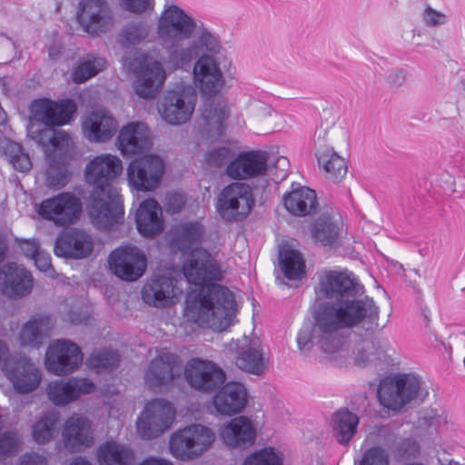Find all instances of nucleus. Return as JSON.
I'll use <instances>...</instances> for the list:
<instances>
[{
	"label": "nucleus",
	"mask_w": 465,
	"mask_h": 465,
	"mask_svg": "<svg viewBox=\"0 0 465 465\" xmlns=\"http://www.w3.org/2000/svg\"><path fill=\"white\" fill-rule=\"evenodd\" d=\"M315 293L325 301L314 310L313 322L297 333L301 352L315 345L325 354L339 352L345 344V329L360 328L366 333L379 329L380 310L372 298L361 297L364 286L348 271L324 270L318 273Z\"/></svg>",
	"instance_id": "obj_1"
},
{
	"label": "nucleus",
	"mask_w": 465,
	"mask_h": 465,
	"mask_svg": "<svg viewBox=\"0 0 465 465\" xmlns=\"http://www.w3.org/2000/svg\"><path fill=\"white\" fill-rule=\"evenodd\" d=\"M192 39L198 60L193 73L200 91L208 96L202 113L204 129L211 137H219L224 131V122L229 116L228 106L220 99L213 98L223 85V78L215 55L222 50L220 36L198 20Z\"/></svg>",
	"instance_id": "obj_2"
},
{
	"label": "nucleus",
	"mask_w": 465,
	"mask_h": 465,
	"mask_svg": "<svg viewBox=\"0 0 465 465\" xmlns=\"http://www.w3.org/2000/svg\"><path fill=\"white\" fill-rule=\"evenodd\" d=\"M122 171L121 160L109 153L96 156L86 166L85 179L94 187L86 211L93 224L100 230L109 231L124 220L122 197L113 183Z\"/></svg>",
	"instance_id": "obj_3"
},
{
	"label": "nucleus",
	"mask_w": 465,
	"mask_h": 465,
	"mask_svg": "<svg viewBox=\"0 0 465 465\" xmlns=\"http://www.w3.org/2000/svg\"><path fill=\"white\" fill-rule=\"evenodd\" d=\"M185 316L200 327L226 331L236 315L234 295L227 287L211 283L186 298Z\"/></svg>",
	"instance_id": "obj_4"
},
{
	"label": "nucleus",
	"mask_w": 465,
	"mask_h": 465,
	"mask_svg": "<svg viewBox=\"0 0 465 465\" xmlns=\"http://www.w3.org/2000/svg\"><path fill=\"white\" fill-rule=\"evenodd\" d=\"M32 118L28 133L32 139L43 146L59 145V136L54 127L66 124L76 111L72 99L54 102L47 98L35 100L31 106Z\"/></svg>",
	"instance_id": "obj_5"
},
{
	"label": "nucleus",
	"mask_w": 465,
	"mask_h": 465,
	"mask_svg": "<svg viewBox=\"0 0 465 465\" xmlns=\"http://www.w3.org/2000/svg\"><path fill=\"white\" fill-rule=\"evenodd\" d=\"M420 376L412 373H398L381 380L378 389L381 404L392 411H400L411 401H421L428 395L422 388Z\"/></svg>",
	"instance_id": "obj_6"
},
{
	"label": "nucleus",
	"mask_w": 465,
	"mask_h": 465,
	"mask_svg": "<svg viewBox=\"0 0 465 465\" xmlns=\"http://www.w3.org/2000/svg\"><path fill=\"white\" fill-rule=\"evenodd\" d=\"M215 438L214 431L207 426L199 423L188 425L172 434L170 451L178 460H194L212 448Z\"/></svg>",
	"instance_id": "obj_7"
},
{
	"label": "nucleus",
	"mask_w": 465,
	"mask_h": 465,
	"mask_svg": "<svg viewBox=\"0 0 465 465\" xmlns=\"http://www.w3.org/2000/svg\"><path fill=\"white\" fill-rule=\"evenodd\" d=\"M124 65L136 76L134 82L136 94L142 98H154L166 77L162 64L144 54H139L134 58H125Z\"/></svg>",
	"instance_id": "obj_8"
},
{
	"label": "nucleus",
	"mask_w": 465,
	"mask_h": 465,
	"mask_svg": "<svg viewBox=\"0 0 465 465\" xmlns=\"http://www.w3.org/2000/svg\"><path fill=\"white\" fill-rule=\"evenodd\" d=\"M197 101L194 88L181 84L168 90L159 104V114L171 125H180L190 120Z\"/></svg>",
	"instance_id": "obj_9"
},
{
	"label": "nucleus",
	"mask_w": 465,
	"mask_h": 465,
	"mask_svg": "<svg viewBox=\"0 0 465 465\" xmlns=\"http://www.w3.org/2000/svg\"><path fill=\"white\" fill-rule=\"evenodd\" d=\"M254 205L252 188L241 183H232L221 192L216 209L220 216L227 222L245 219Z\"/></svg>",
	"instance_id": "obj_10"
},
{
	"label": "nucleus",
	"mask_w": 465,
	"mask_h": 465,
	"mask_svg": "<svg viewBox=\"0 0 465 465\" xmlns=\"http://www.w3.org/2000/svg\"><path fill=\"white\" fill-rule=\"evenodd\" d=\"M174 415V409L167 401L162 399L150 401L145 404L136 420L139 437L143 440L158 437L171 427Z\"/></svg>",
	"instance_id": "obj_11"
},
{
	"label": "nucleus",
	"mask_w": 465,
	"mask_h": 465,
	"mask_svg": "<svg viewBox=\"0 0 465 465\" xmlns=\"http://www.w3.org/2000/svg\"><path fill=\"white\" fill-rule=\"evenodd\" d=\"M184 378L191 388L209 394L216 391L225 382L226 374L213 361L193 358L184 367Z\"/></svg>",
	"instance_id": "obj_12"
},
{
	"label": "nucleus",
	"mask_w": 465,
	"mask_h": 465,
	"mask_svg": "<svg viewBox=\"0 0 465 465\" xmlns=\"http://www.w3.org/2000/svg\"><path fill=\"white\" fill-rule=\"evenodd\" d=\"M82 209L83 204L79 197L73 193L63 192L44 200L38 207V213L56 226H67L80 217Z\"/></svg>",
	"instance_id": "obj_13"
},
{
	"label": "nucleus",
	"mask_w": 465,
	"mask_h": 465,
	"mask_svg": "<svg viewBox=\"0 0 465 465\" xmlns=\"http://www.w3.org/2000/svg\"><path fill=\"white\" fill-rule=\"evenodd\" d=\"M164 172L161 157L147 154L134 159L127 169V178L131 186L141 192L153 191L158 187Z\"/></svg>",
	"instance_id": "obj_14"
},
{
	"label": "nucleus",
	"mask_w": 465,
	"mask_h": 465,
	"mask_svg": "<svg viewBox=\"0 0 465 465\" xmlns=\"http://www.w3.org/2000/svg\"><path fill=\"white\" fill-rule=\"evenodd\" d=\"M183 272L189 283L203 285L222 278L216 259L205 249H194L183 264Z\"/></svg>",
	"instance_id": "obj_15"
},
{
	"label": "nucleus",
	"mask_w": 465,
	"mask_h": 465,
	"mask_svg": "<svg viewBox=\"0 0 465 465\" xmlns=\"http://www.w3.org/2000/svg\"><path fill=\"white\" fill-rule=\"evenodd\" d=\"M77 20L83 30L90 35H99L114 26V15L104 0H81Z\"/></svg>",
	"instance_id": "obj_16"
},
{
	"label": "nucleus",
	"mask_w": 465,
	"mask_h": 465,
	"mask_svg": "<svg viewBox=\"0 0 465 465\" xmlns=\"http://www.w3.org/2000/svg\"><path fill=\"white\" fill-rule=\"evenodd\" d=\"M108 263L118 278L134 282L143 275L147 261L139 248L127 245L114 250L108 257Z\"/></svg>",
	"instance_id": "obj_17"
},
{
	"label": "nucleus",
	"mask_w": 465,
	"mask_h": 465,
	"mask_svg": "<svg viewBox=\"0 0 465 465\" xmlns=\"http://www.w3.org/2000/svg\"><path fill=\"white\" fill-rule=\"evenodd\" d=\"M198 20L193 18L179 6L163 9L157 24V35L161 42L192 37Z\"/></svg>",
	"instance_id": "obj_18"
},
{
	"label": "nucleus",
	"mask_w": 465,
	"mask_h": 465,
	"mask_svg": "<svg viewBox=\"0 0 465 465\" xmlns=\"http://www.w3.org/2000/svg\"><path fill=\"white\" fill-rule=\"evenodd\" d=\"M83 361L78 345L66 340H58L49 345L45 355L47 370L56 375L75 371Z\"/></svg>",
	"instance_id": "obj_19"
},
{
	"label": "nucleus",
	"mask_w": 465,
	"mask_h": 465,
	"mask_svg": "<svg viewBox=\"0 0 465 465\" xmlns=\"http://www.w3.org/2000/svg\"><path fill=\"white\" fill-rule=\"evenodd\" d=\"M94 383L86 378L71 377L67 380H57L48 383L46 394L55 406H65L82 395L92 393Z\"/></svg>",
	"instance_id": "obj_20"
},
{
	"label": "nucleus",
	"mask_w": 465,
	"mask_h": 465,
	"mask_svg": "<svg viewBox=\"0 0 465 465\" xmlns=\"http://www.w3.org/2000/svg\"><path fill=\"white\" fill-rule=\"evenodd\" d=\"M93 249L91 235L84 230L72 228L57 237L54 252L59 257L82 259L87 257Z\"/></svg>",
	"instance_id": "obj_21"
},
{
	"label": "nucleus",
	"mask_w": 465,
	"mask_h": 465,
	"mask_svg": "<svg viewBox=\"0 0 465 465\" xmlns=\"http://www.w3.org/2000/svg\"><path fill=\"white\" fill-rule=\"evenodd\" d=\"M269 154L265 151L242 152L227 165V174L235 180L263 175L267 170Z\"/></svg>",
	"instance_id": "obj_22"
},
{
	"label": "nucleus",
	"mask_w": 465,
	"mask_h": 465,
	"mask_svg": "<svg viewBox=\"0 0 465 465\" xmlns=\"http://www.w3.org/2000/svg\"><path fill=\"white\" fill-rule=\"evenodd\" d=\"M248 401L245 386L241 382L231 381L223 384L216 391L213 403L217 412L232 416L242 412Z\"/></svg>",
	"instance_id": "obj_23"
},
{
	"label": "nucleus",
	"mask_w": 465,
	"mask_h": 465,
	"mask_svg": "<svg viewBox=\"0 0 465 465\" xmlns=\"http://www.w3.org/2000/svg\"><path fill=\"white\" fill-rule=\"evenodd\" d=\"M82 128L84 137L93 143L109 141L118 129L117 120L104 110H96L88 114L83 120Z\"/></svg>",
	"instance_id": "obj_24"
},
{
	"label": "nucleus",
	"mask_w": 465,
	"mask_h": 465,
	"mask_svg": "<svg viewBox=\"0 0 465 465\" xmlns=\"http://www.w3.org/2000/svg\"><path fill=\"white\" fill-rule=\"evenodd\" d=\"M6 377L19 393L34 391L42 380L40 370L25 356L18 357L13 365L7 368Z\"/></svg>",
	"instance_id": "obj_25"
},
{
	"label": "nucleus",
	"mask_w": 465,
	"mask_h": 465,
	"mask_svg": "<svg viewBox=\"0 0 465 465\" xmlns=\"http://www.w3.org/2000/svg\"><path fill=\"white\" fill-rule=\"evenodd\" d=\"M220 437L229 448L245 449L253 444L256 430L249 418L239 416L221 428Z\"/></svg>",
	"instance_id": "obj_26"
},
{
	"label": "nucleus",
	"mask_w": 465,
	"mask_h": 465,
	"mask_svg": "<svg viewBox=\"0 0 465 465\" xmlns=\"http://www.w3.org/2000/svg\"><path fill=\"white\" fill-rule=\"evenodd\" d=\"M3 292L12 298L28 294L33 288L29 271L15 262H9L0 272Z\"/></svg>",
	"instance_id": "obj_27"
},
{
	"label": "nucleus",
	"mask_w": 465,
	"mask_h": 465,
	"mask_svg": "<svg viewBox=\"0 0 465 465\" xmlns=\"http://www.w3.org/2000/svg\"><path fill=\"white\" fill-rule=\"evenodd\" d=\"M62 437L64 447L72 451L89 447L93 442L89 420L80 414H73L64 423Z\"/></svg>",
	"instance_id": "obj_28"
},
{
	"label": "nucleus",
	"mask_w": 465,
	"mask_h": 465,
	"mask_svg": "<svg viewBox=\"0 0 465 465\" xmlns=\"http://www.w3.org/2000/svg\"><path fill=\"white\" fill-rule=\"evenodd\" d=\"M239 351L235 358L236 366L242 371L260 376L267 369V361L258 341L243 337L241 343L236 344Z\"/></svg>",
	"instance_id": "obj_29"
},
{
	"label": "nucleus",
	"mask_w": 465,
	"mask_h": 465,
	"mask_svg": "<svg viewBox=\"0 0 465 465\" xmlns=\"http://www.w3.org/2000/svg\"><path fill=\"white\" fill-rule=\"evenodd\" d=\"M286 210L294 216H307L314 213L318 207L315 191L300 183H292L291 191L283 195Z\"/></svg>",
	"instance_id": "obj_30"
},
{
	"label": "nucleus",
	"mask_w": 465,
	"mask_h": 465,
	"mask_svg": "<svg viewBox=\"0 0 465 465\" xmlns=\"http://www.w3.org/2000/svg\"><path fill=\"white\" fill-rule=\"evenodd\" d=\"M177 357L166 351H161L153 359L144 374L146 385L155 391L163 386H166L173 381V367Z\"/></svg>",
	"instance_id": "obj_31"
},
{
	"label": "nucleus",
	"mask_w": 465,
	"mask_h": 465,
	"mask_svg": "<svg viewBox=\"0 0 465 465\" xmlns=\"http://www.w3.org/2000/svg\"><path fill=\"white\" fill-rule=\"evenodd\" d=\"M148 138L147 125L142 122H132L119 131L116 144L123 155H134L143 149Z\"/></svg>",
	"instance_id": "obj_32"
},
{
	"label": "nucleus",
	"mask_w": 465,
	"mask_h": 465,
	"mask_svg": "<svg viewBox=\"0 0 465 465\" xmlns=\"http://www.w3.org/2000/svg\"><path fill=\"white\" fill-rule=\"evenodd\" d=\"M174 295L173 281L166 275H155L142 289L143 302L158 308L168 306Z\"/></svg>",
	"instance_id": "obj_33"
},
{
	"label": "nucleus",
	"mask_w": 465,
	"mask_h": 465,
	"mask_svg": "<svg viewBox=\"0 0 465 465\" xmlns=\"http://www.w3.org/2000/svg\"><path fill=\"white\" fill-rule=\"evenodd\" d=\"M191 37L173 39L163 42L162 45L166 53L165 64L173 70L190 66L191 63L198 58Z\"/></svg>",
	"instance_id": "obj_34"
},
{
	"label": "nucleus",
	"mask_w": 465,
	"mask_h": 465,
	"mask_svg": "<svg viewBox=\"0 0 465 465\" xmlns=\"http://www.w3.org/2000/svg\"><path fill=\"white\" fill-rule=\"evenodd\" d=\"M54 321L48 314L39 313L31 317L21 328L19 341L22 346L39 347L44 338L49 336Z\"/></svg>",
	"instance_id": "obj_35"
},
{
	"label": "nucleus",
	"mask_w": 465,
	"mask_h": 465,
	"mask_svg": "<svg viewBox=\"0 0 465 465\" xmlns=\"http://www.w3.org/2000/svg\"><path fill=\"white\" fill-rule=\"evenodd\" d=\"M171 247L183 252L191 249L193 244L200 243L204 236L202 223L187 222L176 224L169 232Z\"/></svg>",
	"instance_id": "obj_36"
},
{
	"label": "nucleus",
	"mask_w": 465,
	"mask_h": 465,
	"mask_svg": "<svg viewBox=\"0 0 465 465\" xmlns=\"http://www.w3.org/2000/svg\"><path fill=\"white\" fill-rule=\"evenodd\" d=\"M316 157L319 166L322 168L328 178L340 182L347 173V163L332 147L321 142V134L315 141Z\"/></svg>",
	"instance_id": "obj_37"
},
{
	"label": "nucleus",
	"mask_w": 465,
	"mask_h": 465,
	"mask_svg": "<svg viewBox=\"0 0 465 465\" xmlns=\"http://www.w3.org/2000/svg\"><path fill=\"white\" fill-rule=\"evenodd\" d=\"M136 225L141 234L153 236L163 229L162 208L154 199H146L136 213Z\"/></svg>",
	"instance_id": "obj_38"
},
{
	"label": "nucleus",
	"mask_w": 465,
	"mask_h": 465,
	"mask_svg": "<svg viewBox=\"0 0 465 465\" xmlns=\"http://www.w3.org/2000/svg\"><path fill=\"white\" fill-rule=\"evenodd\" d=\"M359 418L348 409H340L332 416V431L336 440L347 445L357 431Z\"/></svg>",
	"instance_id": "obj_39"
},
{
	"label": "nucleus",
	"mask_w": 465,
	"mask_h": 465,
	"mask_svg": "<svg viewBox=\"0 0 465 465\" xmlns=\"http://www.w3.org/2000/svg\"><path fill=\"white\" fill-rule=\"evenodd\" d=\"M313 240L322 246H333L341 233V227L330 215L322 214L314 221L311 229Z\"/></svg>",
	"instance_id": "obj_40"
},
{
	"label": "nucleus",
	"mask_w": 465,
	"mask_h": 465,
	"mask_svg": "<svg viewBox=\"0 0 465 465\" xmlns=\"http://www.w3.org/2000/svg\"><path fill=\"white\" fill-rule=\"evenodd\" d=\"M98 460L101 465H132L133 451L115 442H106L99 448Z\"/></svg>",
	"instance_id": "obj_41"
},
{
	"label": "nucleus",
	"mask_w": 465,
	"mask_h": 465,
	"mask_svg": "<svg viewBox=\"0 0 465 465\" xmlns=\"http://www.w3.org/2000/svg\"><path fill=\"white\" fill-rule=\"evenodd\" d=\"M0 149L14 169L21 173L31 170L32 162L29 154L25 152L20 143L5 138L0 142Z\"/></svg>",
	"instance_id": "obj_42"
},
{
	"label": "nucleus",
	"mask_w": 465,
	"mask_h": 465,
	"mask_svg": "<svg viewBox=\"0 0 465 465\" xmlns=\"http://www.w3.org/2000/svg\"><path fill=\"white\" fill-rule=\"evenodd\" d=\"M58 414L54 411H45L35 422L32 436L35 442L45 444L51 441L57 432Z\"/></svg>",
	"instance_id": "obj_43"
},
{
	"label": "nucleus",
	"mask_w": 465,
	"mask_h": 465,
	"mask_svg": "<svg viewBox=\"0 0 465 465\" xmlns=\"http://www.w3.org/2000/svg\"><path fill=\"white\" fill-rule=\"evenodd\" d=\"M280 266L289 280H300L305 274V262L300 252L285 249L280 252Z\"/></svg>",
	"instance_id": "obj_44"
},
{
	"label": "nucleus",
	"mask_w": 465,
	"mask_h": 465,
	"mask_svg": "<svg viewBox=\"0 0 465 465\" xmlns=\"http://www.w3.org/2000/svg\"><path fill=\"white\" fill-rule=\"evenodd\" d=\"M385 358V350L381 341H365L355 352L354 361L359 367L376 365Z\"/></svg>",
	"instance_id": "obj_45"
},
{
	"label": "nucleus",
	"mask_w": 465,
	"mask_h": 465,
	"mask_svg": "<svg viewBox=\"0 0 465 465\" xmlns=\"http://www.w3.org/2000/svg\"><path fill=\"white\" fill-rule=\"evenodd\" d=\"M106 66L104 58L88 54L85 59L79 62L78 65L72 72L71 77L74 83L82 84L96 75Z\"/></svg>",
	"instance_id": "obj_46"
},
{
	"label": "nucleus",
	"mask_w": 465,
	"mask_h": 465,
	"mask_svg": "<svg viewBox=\"0 0 465 465\" xmlns=\"http://www.w3.org/2000/svg\"><path fill=\"white\" fill-rule=\"evenodd\" d=\"M150 33L147 21L138 20L129 22L120 34V42L124 46L136 45L144 41Z\"/></svg>",
	"instance_id": "obj_47"
},
{
	"label": "nucleus",
	"mask_w": 465,
	"mask_h": 465,
	"mask_svg": "<svg viewBox=\"0 0 465 465\" xmlns=\"http://www.w3.org/2000/svg\"><path fill=\"white\" fill-rule=\"evenodd\" d=\"M120 362V355L117 351L103 349L94 351L87 360L90 368L94 369L97 372L112 371L118 366Z\"/></svg>",
	"instance_id": "obj_48"
},
{
	"label": "nucleus",
	"mask_w": 465,
	"mask_h": 465,
	"mask_svg": "<svg viewBox=\"0 0 465 465\" xmlns=\"http://www.w3.org/2000/svg\"><path fill=\"white\" fill-rule=\"evenodd\" d=\"M282 453L273 447H265L247 456L242 465H282Z\"/></svg>",
	"instance_id": "obj_49"
},
{
	"label": "nucleus",
	"mask_w": 465,
	"mask_h": 465,
	"mask_svg": "<svg viewBox=\"0 0 465 465\" xmlns=\"http://www.w3.org/2000/svg\"><path fill=\"white\" fill-rule=\"evenodd\" d=\"M354 465H389V455L380 446L371 447L364 451L359 461H354Z\"/></svg>",
	"instance_id": "obj_50"
},
{
	"label": "nucleus",
	"mask_w": 465,
	"mask_h": 465,
	"mask_svg": "<svg viewBox=\"0 0 465 465\" xmlns=\"http://www.w3.org/2000/svg\"><path fill=\"white\" fill-rule=\"evenodd\" d=\"M20 438L15 431H5L0 434V455L9 457L19 451Z\"/></svg>",
	"instance_id": "obj_51"
},
{
	"label": "nucleus",
	"mask_w": 465,
	"mask_h": 465,
	"mask_svg": "<svg viewBox=\"0 0 465 465\" xmlns=\"http://www.w3.org/2000/svg\"><path fill=\"white\" fill-rule=\"evenodd\" d=\"M231 153L229 148L220 147L209 151L205 155V160L212 165L222 166L230 159Z\"/></svg>",
	"instance_id": "obj_52"
},
{
	"label": "nucleus",
	"mask_w": 465,
	"mask_h": 465,
	"mask_svg": "<svg viewBox=\"0 0 465 465\" xmlns=\"http://www.w3.org/2000/svg\"><path fill=\"white\" fill-rule=\"evenodd\" d=\"M68 183V173L64 169L50 168L46 174V184L49 187L62 188Z\"/></svg>",
	"instance_id": "obj_53"
},
{
	"label": "nucleus",
	"mask_w": 465,
	"mask_h": 465,
	"mask_svg": "<svg viewBox=\"0 0 465 465\" xmlns=\"http://www.w3.org/2000/svg\"><path fill=\"white\" fill-rule=\"evenodd\" d=\"M185 205V198L182 193H172L165 197L164 208L168 213L174 214L182 211Z\"/></svg>",
	"instance_id": "obj_54"
},
{
	"label": "nucleus",
	"mask_w": 465,
	"mask_h": 465,
	"mask_svg": "<svg viewBox=\"0 0 465 465\" xmlns=\"http://www.w3.org/2000/svg\"><path fill=\"white\" fill-rule=\"evenodd\" d=\"M121 5L126 11L142 14L153 8V0H122Z\"/></svg>",
	"instance_id": "obj_55"
},
{
	"label": "nucleus",
	"mask_w": 465,
	"mask_h": 465,
	"mask_svg": "<svg viewBox=\"0 0 465 465\" xmlns=\"http://www.w3.org/2000/svg\"><path fill=\"white\" fill-rule=\"evenodd\" d=\"M422 20L428 26H439L446 23V15L430 6H427L422 13Z\"/></svg>",
	"instance_id": "obj_56"
},
{
	"label": "nucleus",
	"mask_w": 465,
	"mask_h": 465,
	"mask_svg": "<svg viewBox=\"0 0 465 465\" xmlns=\"http://www.w3.org/2000/svg\"><path fill=\"white\" fill-rule=\"evenodd\" d=\"M35 261V266L41 271L46 273L47 275L53 277L54 270L51 263V256L50 254L40 251L35 257L33 259Z\"/></svg>",
	"instance_id": "obj_57"
},
{
	"label": "nucleus",
	"mask_w": 465,
	"mask_h": 465,
	"mask_svg": "<svg viewBox=\"0 0 465 465\" xmlns=\"http://www.w3.org/2000/svg\"><path fill=\"white\" fill-rule=\"evenodd\" d=\"M407 77V71L401 68L391 69L387 75V82L391 87L401 86Z\"/></svg>",
	"instance_id": "obj_58"
},
{
	"label": "nucleus",
	"mask_w": 465,
	"mask_h": 465,
	"mask_svg": "<svg viewBox=\"0 0 465 465\" xmlns=\"http://www.w3.org/2000/svg\"><path fill=\"white\" fill-rule=\"evenodd\" d=\"M18 465H47V460L36 452H29L20 456Z\"/></svg>",
	"instance_id": "obj_59"
},
{
	"label": "nucleus",
	"mask_w": 465,
	"mask_h": 465,
	"mask_svg": "<svg viewBox=\"0 0 465 465\" xmlns=\"http://www.w3.org/2000/svg\"><path fill=\"white\" fill-rule=\"evenodd\" d=\"M20 247L24 254L31 259H34L41 251L39 243L35 240H25L21 242Z\"/></svg>",
	"instance_id": "obj_60"
},
{
	"label": "nucleus",
	"mask_w": 465,
	"mask_h": 465,
	"mask_svg": "<svg viewBox=\"0 0 465 465\" xmlns=\"http://www.w3.org/2000/svg\"><path fill=\"white\" fill-rule=\"evenodd\" d=\"M253 106L263 117L271 116L273 111L270 105L260 101L255 102Z\"/></svg>",
	"instance_id": "obj_61"
},
{
	"label": "nucleus",
	"mask_w": 465,
	"mask_h": 465,
	"mask_svg": "<svg viewBox=\"0 0 465 465\" xmlns=\"http://www.w3.org/2000/svg\"><path fill=\"white\" fill-rule=\"evenodd\" d=\"M139 465H173L171 461L161 458L150 457Z\"/></svg>",
	"instance_id": "obj_62"
},
{
	"label": "nucleus",
	"mask_w": 465,
	"mask_h": 465,
	"mask_svg": "<svg viewBox=\"0 0 465 465\" xmlns=\"http://www.w3.org/2000/svg\"><path fill=\"white\" fill-rule=\"evenodd\" d=\"M7 244L0 238V265L4 262L6 258Z\"/></svg>",
	"instance_id": "obj_63"
},
{
	"label": "nucleus",
	"mask_w": 465,
	"mask_h": 465,
	"mask_svg": "<svg viewBox=\"0 0 465 465\" xmlns=\"http://www.w3.org/2000/svg\"><path fill=\"white\" fill-rule=\"evenodd\" d=\"M70 465H92V464L86 460L76 459Z\"/></svg>",
	"instance_id": "obj_64"
}]
</instances>
